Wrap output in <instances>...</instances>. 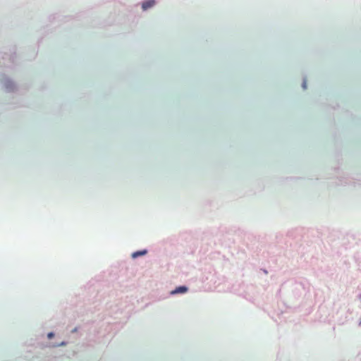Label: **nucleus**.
I'll list each match as a JSON object with an SVG mask.
<instances>
[{
    "label": "nucleus",
    "instance_id": "nucleus-1",
    "mask_svg": "<svg viewBox=\"0 0 361 361\" xmlns=\"http://www.w3.org/2000/svg\"><path fill=\"white\" fill-rule=\"evenodd\" d=\"M154 4H155L154 0H147L142 3V8L144 11H146L148 8L152 7Z\"/></svg>",
    "mask_w": 361,
    "mask_h": 361
},
{
    "label": "nucleus",
    "instance_id": "nucleus-2",
    "mask_svg": "<svg viewBox=\"0 0 361 361\" xmlns=\"http://www.w3.org/2000/svg\"><path fill=\"white\" fill-rule=\"evenodd\" d=\"M187 290H188L187 287L179 286V287L176 288L175 290H172L171 293L172 295L178 294V293H184L187 292Z\"/></svg>",
    "mask_w": 361,
    "mask_h": 361
},
{
    "label": "nucleus",
    "instance_id": "nucleus-3",
    "mask_svg": "<svg viewBox=\"0 0 361 361\" xmlns=\"http://www.w3.org/2000/svg\"><path fill=\"white\" fill-rule=\"evenodd\" d=\"M147 252V251L146 250H140V251H137V252H133L132 254V257L133 258H136L137 257L146 255Z\"/></svg>",
    "mask_w": 361,
    "mask_h": 361
},
{
    "label": "nucleus",
    "instance_id": "nucleus-4",
    "mask_svg": "<svg viewBox=\"0 0 361 361\" xmlns=\"http://www.w3.org/2000/svg\"><path fill=\"white\" fill-rule=\"evenodd\" d=\"M52 337H54V334H53V333H51H51H49V334H48V338H51Z\"/></svg>",
    "mask_w": 361,
    "mask_h": 361
}]
</instances>
